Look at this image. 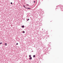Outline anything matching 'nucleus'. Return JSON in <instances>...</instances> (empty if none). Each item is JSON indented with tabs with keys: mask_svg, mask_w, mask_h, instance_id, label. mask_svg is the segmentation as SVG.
I'll return each mask as SVG.
<instances>
[{
	"mask_svg": "<svg viewBox=\"0 0 63 63\" xmlns=\"http://www.w3.org/2000/svg\"><path fill=\"white\" fill-rule=\"evenodd\" d=\"M27 5L28 6H29V5H28V4H27Z\"/></svg>",
	"mask_w": 63,
	"mask_h": 63,
	"instance_id": "dca6fc26",
	"label": "nucleus"
},
{
	"mask_svg": "<svg viewBox=\"0 0 63 63\" xmlns=\"http://www.w3.org/2000/svg\"><path fill=\"white\" fill-rule=\"evenodd\" d=\"M22 28H24V25H23L22 26Z\"/></svg>",
	"mask_w": 63,
	"mask_h": 63,
	"instance_id": "7ed1b4c3",
	"label": "nucleus"
},
{
	"mask_svg": "<svg viewBox=\"0 0 63 63\" xmlns=\"http://www.w3.org/2000/svg\"><path fill=\"white\" fill-rule=\"evenodd\" d=\"M26 8L27 9H28L29 10H30V9H31V8Z\"/></svg>",
	"mask_w": 63,
	"mask_h": 63,
	"instance_id": "f03ea898",
	"label": "nucleus"
},
{
	"mask_svg": "<svg viewBox=\"0 0 63 63\" xmlns=\"http://www.w3.org/2000/svg\"><path fill=\"white\" fill-rule=\"evenodd\" d=\"M33 57H35V55H33Z\"/></svg>",
	"mask_w": 63,
	"mask_h": 63,
	"instance_id": "423d86ee",
	"label": "nucleus"
},
{
	"mask_svg": "<svg viewBox=\"0 0 63 63\" xmlns=\"http://www.w3.org/2000/svg\"><path fill=\"white\" fill-rule=\"evenodd\" d=\"M30 59H31V60H32V57H30V58H29Z\"/></svg>",
	"mask_w": 63,
	"mask_h": 63,
	"instance_id": "20e7f679",
	"label": "nucleus"
},
{
	"mask_svg": "<svg viewBox=\"0 0 63 63\" xmlns=\"http://www.w3.org/2000/svg\"><path fill=\"white\" fill-rule=\"evenodd\" d=\"M29 20V19L28 18V19L27 20V21H28V20Z\"/></svg>",
	"mask_w": 63,
	"mask_h": 63,
	"instance_id": "6e6552de",
	"label": "nucleus"
},
{
	"mask_svg": "<svg viewBox=\"0 0 63 63\" xmlns=\"http://www.w3.org/2000/svg\"><path fill=\"white\" fill-rule=\"evenodd\" d=\"M61 11H63V6H62L61 7Z\"/></svg>",
	"mask_w": 63,
	"mask_h": 63,
	"instance_id": "f257e3e1",
	"label": "nucleus"
},
{
	"mask_svg": "<svg viewBox=\"0 0 63 63\" xmlns=\"http://www.w3.org/2000/svg\"><path fill=\"white\" fill-rule=\"evenodd\" d=\"M23 7H24V8H27L25 7V6H24V5H23Z\"/></svg>",
	"mask_w": 63,
	"mask_h": 63,
	"instance_id": "f8f14e48",
	"label": "nucleus"
},
{
	"mask_svg": "<svg viewBox=\"0 0 63 63\" xmlns=\"http://www.w3.org/2000/svg\"><path fill=\"white\" fill-rule=\"evenodd\" d=\"M33 51H32V52H33Z\"/></svg>",
	"mask_w": 63,
	"mask_h": 63,
	"instance_id": "f3484780",
	"label": "nucleus"
},
{
	"mask_svg": "<svg viewBox=\"0 0 63 63\" xmlns=\"http://www.w3.org/2000/svg\"><path fill=\"white\" fill-rule=\"evenodd\" d=\"M59 6H60V7H61V5H59Z\"/></svg>",
	"mask_w": 63,
	"mask_h": 63,
	"instance_id": "9b49d317",
	"label": "nucleus"
},
{
	"mask_svg": "<svg viewBox=\"0 0 63 63\" xmlns=\"http://www.w3.org/2000/svg\"><path fill=\"white\" fill-rule=\"evenodd\" d=\"M58 7H59V6H58Z\"/></svg>",
	"mask_w": 63,
	"mask_h": 63,
	"instance_id": "a211bd4d",
	"label": "nucleus"
},
{
	"mask_svg": "<svg viewBox=\"0 0 63 63\" xmlns=\"http://www.w3.org/2000/svg\"><path fill=\"white\" fill-rule=\"evenodd\" d=\"M33 2H34V3H35V2H36V1H34Z\"/></svg>",
	"mask_w": 63,
	"mask_h": 63,
	"instance_id": "4468645a",
	"label": "nucleus"
},
{
	"mask_svg": "<svg viewBox=\"0 0 63 63\" xmlns=\"http://www.w3.org/2000/svg\"><path fill=\"white\" fill-rule=\"evenodd\" d=\"M5 46H7V43H5Z\"/></svg>",
	"mask_w": 63,
	"mask_h": 63,
	"instance_id": "39448f33",
	"label": "nucleus"
},
{
	"mask_svg": "<svg viewBox=\"0 0 63 63\" xmlns=\"http://www.w3.org/2000/svg\"><path fill=\"white\" fill-rule=\"evenodd\" d=\"M23 33H25V32H24V31H23Z\"/></svg>",
	"mask_w": 63,
	"mask_h": 63,
	"instance_id": "1a4fd4ad",
	"label": "nucleus"
},
{
	"mask_svg": "<svg viewBox=\"0 0 63 63\" xmlns=\"http://www.w3.org/2000/svg\"><path fill=\"white\" fill-rule=\"evenodd\" d=\"M29 57H31V55H29Z\"/></svg>",
	"mask_w": 63,
	"mask_h": 63,
	"instance_id": "0eeeda50",
	"label": "nucleus"
},
{
	"mask_svg": "<svg viewBox=\"0 0 63 63\" xmlns=\"http://www.w3.org/2000/svg\"><path fill=\"white\" fill-rule=\"evenodd\" d=\"M2 44V42H0V45H1Z\"/></svg>",
	"mask_w": 63,
	"mask_h": 63,
	"instance_id": "9d476101",
	"label": "nucleus"
},
{
	"mask_svg": "<svg viewBox=\"0 0 63 63\" xmlns=\"http://www.w3.org/2000/svg\"><path fill=\"white\" fill-rule=\"evenodd\" d=\"M11 4H13V3L12 2H11Z\"/></svg>",
	"mask_w": 63,
	"mask_h": 63,
	"instance_id": "ddd939ff",
	"label": "nucleus"
},
{
	"mask_svg": "<svg viewBox=\"0 0 63 63\" xmlns=\"http://www.w3.org/2000/svg\"><path fill=\"white\" fill-rule=\"evenodd\" d=\"M18 45V43L16 44V45Z\"/></svg>",
	"mask_w": 63,
	"mask_h": 63,
	"instance_id": "2eb2a0df",
	"label": "nucleus"
}]
</instances>
